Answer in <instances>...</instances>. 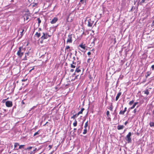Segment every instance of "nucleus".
Here are the masks:
<instances>
[{"instance_id":"obj_17","label":"nucleus","mask_w":154,"mask_h":154,"mask_svg":"<svg viewBox=\"0 0 154 154\" xmlns=\"http://www.w3.org/2000/svg\"><path fill=\"white\" fill-rule=\"evenodd\" d=\"M144 93L145 94H146L147 95L149 94V92L148 91V90L146 89L144 91Z\"/></svg>"},{"instance_id":"obj_13","label":"nucleus","mask_w":154,"mask_h":154,"mask_svg":"<svg viewBox=\"0 0 154 154\" xmlns=\"http://www.w3.org/2000/svg\"><path fill=\"white\" fill-rule=\"evenodd\" d=\"M149 125L151 127H154V122H150Z\"/></svg>"},{"instance_id":"obj_38","label":"nucleus","mask_w":154,"mask_h":154,"mask_svg":"<svg viewBox=\"0 0 154 154\" xmlns=\"http://www.w3.org/2000/svg\"><path fill=\"white\" fill-rule=\"evenodd\" d=\"M70 48V47L69 46H67L65 48V50H67Z\"/></svg>"},{"instance_id":"obj_58","label":"nucleus","mask_w":154,"mask_h":154,"mask_svg":"<svg viewBox=\"0 0 154 154\" xmlns=\"http://www.w3.org/2000/svg\"><path fill=\"white\" fill-rule=\"evenodd\" d=\"M52 153V152H51V153H50V154H51Z\"/></svg>"},{"instance_id":"obj_7","label":"nucleus","mask_w":154,"mask_h":154,"mask_svg":"<svg viewBox=\"0 0 154 154\" xmlns=\"http://www.w3.org/2000/svg\"><path fill=\"white\" fill-rule=\"evenodd\" d=\"M124 128V126L123 125H119L117 126V129L119 130H121L123 129Z\"/></svg>"},{"instance_id":"obj_31","label":"nucleus","mask_w":154,"mask_h":154,"mask_svg":"<svg viewBox=\"0 0 154 154\" xmlns=\"http://www.w3.org/2000/svg\"><path fill=\"white\" fill-rule=\"evenodd\" d=\"M106 115L108 117H109V111H107L106 112Z\"/></svg>"},{"instance_id":"obj_28","label":"nucleus","mask_w":154,"mask_h":154,"mask_svg":"<svg viewBox=\"0 0 154 154\" xmlns=\"http://www.w3.org/2000/svg\"><path fill=\"white\" fill-rule=\"evenodd\" d=\"M37 20L38 21V23L39 24H39L41 22V20H40V19L39 18H38L37 19Z\"/></svg>"},{"instance_id":"obj_52","label":"nucleus","mask_w":154,"mask_h":154,"mask_svg":"<svg viewBox=\"0 0 154 154\" xmlns=\"http://www.w3.org/2000/svg\"><path fill=\"white\" fill-rule=\"evenodd\" d=\"M34 69V68H33L31 70H30L29 71V72H30L31 71V70H32L33 69Z\"/></svg>"},{"instance_id":"obj_1","label":"nucleus","mask_w":154,"mask_h":154,"mask_svg":"<svg viewBox=\"0 0 154 154\" xmlns=\"http://www.w3.org/2000/svg\"><path fill=\"white\" fill-rule=\"evenodd\" d=\"M24 49L22 47H20L19 48V50L17 53V54L18 56L21 58L24 54Z\"/></svg>"},{"instance_id":"obj_23","label":"nucleus","mask_w":154,"mask_h":154,"mask_svg":"<svg viewBox=\"0 0 154 154\" xmlns=\"http://www.w3.org/2000/svg\"><path fill=\"white\" fill-rule=\"evenodd\" d=\"M37 3H34L32 4H31V5H32V7H35L36 6H37Z\"/></svg>"},{"instance_id":"obj_48","label":"nucleus","mask_w":154,"mask_h":154,"mask_svg":"<svg viewBox=\"0 0 154 154\" xmlns=\"http://www.w3.org/2000/svg\"><path fill=\"white\" fill-rule=\"evenodd\" d=\"M22 103L23 104H25V103H24L23 102V101H22Z\"/></svg>"},{"instance_id":"obj_6","label":"nucleus","mask_w":154,"mask_h":154,"mask_svg":"<svg viewBox=\"0 0 154 154\" xmlns=\"http://www.w3.org/2000/svg\"><path fill=\"white\" fill-rule=\"evenodd\" d=\"M57 19L56 17L54 18L51 21V23L52 24H54L57 21Z\"/></svg>"},{"instance_id":"obj_14","label":"nucleus","mask_w":154,"mask_h":154,"mask_svg":"<svg viewBox=\"0 0 154 154\" xmlns=\"http://www.w3.org/2000/svg\"><path fill=\"white\" fill-rule=\"evenodd\" d=\"M86 0H80V2L82 4H85L86 3Z\"/></svg>"},{"instance_id":"obj_27","label":"nucleus","mask_w":154,"mask_h":154,"mask_svg":"<svg viewBox=\"0 0 154 154\" xmlns=\"http://www.w3.org/2000/svg\"><path fill=\"white\" fill-rule=\"evenodd\" d=\"M29 19V17L28 16H25L24 17V19H26V20H28Z\"/></svg>"},{"instance_id":"obj_34","label":"nucleus","mask_w":154,"mask_h":154,"mask_svg":"<svg viewBox=\"0 0 154 154\" xmlns=\"http://www.w3.org/2000/svg\"><path fill=\"white\" fill-rule=\"evenodd\" d=\"M138 111H137V110L136 109H134V110L133 111V112L134 113H136V112H138Z\"/></svg>"},{"instance_id":"obj_49","label":"nucleus","mask_w":154,"mask_h":154,"mask_svg":"<svg viewBox=\"0 0 154 154\" xmlns=\"http://www.w3.org/2000/svg\"><path fill=\"white\" fill-rule=\"evenodd\" d=\"M49 147L50 148H51V146H50V145H49Z\"/></svg>"},{"instance_id":"obj_29","label":"nucleus","mask_w":154,"mask_h":154,"mask_svg":"<svg viewBox=\"0 0 154 154\" xmlns=\"http://www.w3.org/2000/svg\"><path fill=\"white\" fill-rule=\"evenodd\" d=\"M81 71V70L79 69V67L77 68L75 70V72H79Z\"/></svg>"},{"instance_id":"obj_57","label":"nucleus","mask_w":154,"mask_h":154,"mask_svg":"<svg viewBox=\"0 0 154 154\" xmlns=\"http://www.w3.org/2000/svg\"><path fill=\"white\" fill-rule=\"evenodd\" d=\"M80 51H83L82 50H80Z\"/></svg>"},{"instance_id":"obj_5","label":"nucleus","mask_w":154,"mask_h":154,"mask_svg":"<svg viewBox=\"0 0 154 154\" xmlns=\"http://www.w3.org/2000/svg\"><path fill=\"white\" fill-rule=\"evenodd\" d=\"M121 94H122V92H119L117 94V95L116 97V101L118 100L119 99L120 96L121 95Z\"/></svg>"},{"instance_id":"obj_59","label":"nucleus","mask_w":154,"mask_h":154,"mask_svg":"<svg viewBox=\"0 0 154 154\" xmlns=\"http://www.w3.org/2000/svg\"><path fill=\"white\" fill-rule=\"evenodd\" d=\"M83 124V122H82V125Z\"/></svg>"},{"instance_id":"obj_26","label":"nucleus","mask_w":154,"mask_h":154,"mask_svg":"<svg viewBox=\"0 0 154 154\" xmlns=\"http://www.w3.org/2000/svg\"><path fill=\"white\" fill-rule=\"evenodd\" d=\"M19 149H21L22 148H23V146H24V145H20L19 146Z\"/></svg>"},{"instance_id":"obj_53","label":"nucleus","mask_w":154,"mask_h":154,"mask_svg":"<svg viewBox=\"0 0 154 154\" xmlns=\"http://www.w3.org/2000/svg\"><path fill=\"white\" fill-rule=\"evenodd\" d=\"M76 130V128H74V131H75V130Z\"/></svg>"},{"instance_id":"obj_2","label":"nucleus","mask_w":154,"mask_h":154,"mask_svg":"<svg viewBox=\"0 0 154 154\" xmlns=\"http://www.w3.org/2000/svg\"><path fill=\"white\" fill-rule=\"evenodd\" d=\"M131 133L129 132L125 138V139L128 141V143H131Z\"/></svg>"},{"instance_id":"obj_33","label":"nucleus","mask_w":154,"mask_h":154,"mask_svg":"<svg viewBox=\"0 0 154 154\" xmlns=\"http://www.w3.org/2000/svg\"><path fill=\"white\" fill-rule=\"evenodd\" d=\"M71 67L72 68H75V65H73L72 64H71Z\"/></svg>"},{"instance_id":"obj_43","label":"nucleus","mask_w":154,"mask_h":154,"mask_svg":"<svg viewBox=\"0 0 154 154\" xmlns=\"http://www.w3.org/2000/svg\"><path fill=\"white\" fill-rule=\"evenodd\" d=\"M74 71V70L73 69H71L70 70V72H73Z\"/></svg>"},{"instance_id":"obj_45","label":"nucleus","mask_w":154,"mask_h":154,"mask_svg":"<svg viewBox=\"0 0 154 154\" xmlns=\"http://www.w3.org/2000/svg\"><path fill=\"white\" fill-rule=\"evenodd\" d=\"M128 121H126L125 123V125H126L128 124Z\"/></svg>"},{"instance_id":"obj_22","label":"nucleus","mask_w":154,"mask_h":154,"mask_svg":"<svg viewBox=\"0 0 154 154\" xmlns=\"http://www.w3.org/2000/svg\"><path fill=\"white\" fill-rule=\"evenodd\" d=\"M18 146H19V145L18 143H14V147L15 148Z\"/></svg>"},{"instance_id":"obj_35","label":"nucleus","mask_w":154,"mask_h":154,"mask_svg":"<svg viewBox=\"0 0 154 154\" xmlns=\"http://www.w3.org/2000/svg\"><path fill=\"white\" fill-rule=\"evenodd\" d=\"M38 132L39 131H38L37 132H36L35 133V134H34V136H36L38 134H39V133H38Z\"/></svg>"},{"instance_id":"obj_32","label":"nucleus","mask_w":154,"mask_h":154,"mask_svg":"<svg viewBox=\"0 0 154 154\" xmlns=\"http://www.w3.org/2000/svg\"><path fill=\"white\" fill-rule=\"evenodd\" d=\"M24 31V30L23 29L22 30V31L20 32V35H21L20 37H22V36H23V32Z\"/></svg>"},{"instance_id":"obj_39","label":"nucleus","mask_w":154,"mask_h":154,"mask_svg":"<svg viewBox=\"0 0 154 154\" xmlns=\"http://www.w3.org/2000/svg\"><path fill=\"white\" fill-rule=\"evenodd\" d=\"M151 67L152 69V70H154V65H152Z\"/></svg>"},{"instance_id":"obj_50","label":"nucleus","mask_w":154,"mask_h":154,"mask_svg":"<svg viewBox=\"0 0 154 154\" xmlns=\"http://www.w3.org/2000/svg\"><path fill=\"white\" fill-rule=\"evenodd\" d=\"M114 40L115 42H116V38H114Z\"/></svg>"},{"instance_id":"obj_54","label":"nucleus","mask_w":154,"mask_h":154,"mask_svg":"<svg viewBox=\"0 0 154 154\" xmlns=\"http://www.w3.org/2000/svg\"><path fill=\"white\" fill-rule=\"evenodd\" d=\"M36 148H35V149H34V151H35V150H36Z\"/></svg>"},{"instance_id":"obj_8","label":"nucleus","mask_w":154,"mask_h":154,"mask_svg":"<svg viewBox=\"0 0 154 154\" xmlns=\"http://www.w3.org/2000/svg\"><path fill=\"white\" fill-rule=\"evenodd\" d=\"M90 21L88 20V26L91 27L93 23L91 21L90 19Z\"/></svg>"},{"instance_id":"obj_44","label":"nucleus","mask_w":154,"mask_h":154,"mask_svg":"<svg viewBox=\"0 0 154 154\" xmlns=\"http://www.w3.org/2000/svg\"><path fill=\"white\" fill-rule=\"evenodd\" d=\"M72 64L74 65H75L76 64V63L74 62H72Z\"/></svg>"},{"instance_id":"obj_10","label":"nucleus","mask_w":154,"mask_h":154,"mask_svg":"<svg viewBox=\"0 0 154 154\" xmlns=\"http://www.w3.org/2000/svg\"><path fill=\"white\" fill-rule=\"evenodd\" d=\"M138 103V102H135V103H134L132 106L130 108V109H134L136 105H137Z\"/></svg>"},{"instance_id":"obj_16","label":"nucleus","mask_w":154,"mask_h":154,"mask_svg":"<svg viewBox=\"0 0 154 154\" xmlns=\"http://www.w3.org/2000/svg\"><path fill=\"white\" fill-rule=\"evenodd\" d=\"M84 110V108H82L80 111L79 112L77 113L79 115L80 114H82V112Z\"/></svg>"},{"instance_id":"obj_51","label":"nucleus","mask_w":154,"mask_h":154,"mask_svg":"<svg viewBox=\"0 0 154 154\" xmlns=\"http://www.w3.org/2000/svg\"><path fill=\"white\" fill-rule=\"evenodd\" d=\"M90 60V59L89 58L88 60V62Z\"/></svg>"},{"instance_id":"obj_55","label":"nucleus","mask_w":154,"mask_h":154,"mask_svg":"<svg viewBox=\"0 0 154 154\" xmlns=\"http://www.w3.org/2000/svg\"><path fill=\"white\" fill-rule=\"evenodd\" d=\"M28 53V54H26V56L29 55V53Z\"/></svg>"},{"instance_id":"obj_9","label":"nucleus","mask_w":154,"mask_h":154,"mask_svg":"<svg viewBox=\"0 0 154 154\" xmlns=\"http://www.w3.org/2000/svg\"><path fill=\"white\" fill-rule=\"evenodd\" d=\"M79 115L78 113L76 114L75 115H73V116L71 117V119H75V118L77 117V116H79Z\"/></svg>"},{"instance_id":"obj_36","label":"nucleus","mask_w":154,"mask_h":154,"mask_svg":"<svg viewBox=\"0 0 154 154\" xmlns=\"http://www.w3.org/2000/svg\"><path fill=\"white\" fill-rule=\"evenodd\" d=\"M145 0H141L140 4L141 5L142 3L145 2Z\"/></svg>"},{"instance_id":"obj_19","label":"nucleus","mask_w":154,"mask_h":154,"mask_svg":"<svg viewBox=\"0 0 154 154\" xmlns=\"http://www.w3.org/2000/svg\"><path fill=\"white\" fill-rule=\"evenodd\" d=\"M35 35L37 37L39 38L40 36V34L37 32L35 34Z\"/></svg>"},{"instance_id":"obj_25","label":"nucleus","mask_w":154,"mask_h":154,"mask_svg":"<svg viewBox=\"0 0 154 154\" xmlns=\"http://www.w3.org/2000/svg\"><path fill=\"white\" fill-rule=\"evenodd\" d=\"M88 121H87L85 124V125L84 126L85 128H86L88 126Z\"/></svg>"},{"instance_id":"obj_42","label":"nucleus","mask_w":154,"mask_h":154,"mask_svg":"<svg viewBox=\"0 0 154 154\" xmlns=\"http://www.w3.org/2000/svg\"><path fill=\"white\" fill-rule=\"evenodd\" d=\"M87 54L89 55H90L91 54V52L90 51L89 52H88V53H87Z\"/></svg>"},{"instance_id":"obj_15","label":"nucleus","mask_w":154,"mask_h":154,"mask_svg":"<svg viewBox=\"0 0 154 154\" xmlns=\"http://www.w3.org/2000/svg\"><path fill=\"white\" fill-rule=\"evenodd\" d=\"M42 39H45L47 38V35H45V34H43V35H42L41 37Z\"/></svg>"},{"instance_id":"obj_56","label":"nucleus","mask_w":154,"mask_h":154,"mask_svg":"<svg viewBox=\"0 0 154 154\" xmlns=\"http://www.w3.org/2000/svg\"><path fill=\"white\" fill-rule=\"evenodd\" d=\"M64 43H65V40H64Z\"/></svg>"},{"instance_id":"obj_41","label":"nucleus","mask_w":154,"mask_h":154,"mask_svg":"<svg viewBox=\"0 0 154 154\" xmlns=\"http://www.w3.org/2000/svg\"><path fill=\"white\" fill-rule=\"evenodd\" d=\"M78 76H79V75H76V76H75V78L74 80H75V79H78Z\"/></svg>"},{"instance_id":"obj_4","label":"nucleus","mask_w":154,"mask_h":154,"mask_svg":"<svg viewBox=\"0 0 154 154\" xmlns=\"http://www.w3.org/2000/svg\"><path fill=\"white\" fill-rule=\"evenodd\" d=\"M5 104L7 107H11L12 106V103L11 101H7L5 102Z\"/></svg>"},{"instance_id":"obj_47","label":"nucleus","mask_w":154,"mask_h":154,"mask_svg":"<svg viewBox=\"0 0 154 154\" xmlns=\"http://www.w3.org/2000/svg\"><path fill=\"white\" fill-rule=\"evenodd\" d=\"M152 25L154 26V20L152 22Z\"/></svg>"},{"instance_id":"obj_18","label":"nucleus","mask_w":154,"mask_h":154,"mask_svg":"<svg viewBox=\"0 0 154 154\" xmlns=\"http://www.w3.org/2000/svg\"><path fill=\"white\" fill-rule=\"evenodd\" d=\"M125 112L123 110H121L120 111V112H119V114L120 115H124L125 113Z\"/></svg>"},{"instance_id":"obj_30","label":"nucleus","mask_w":154,"mask_h":154,"mask_svg":"<svg viewBox=\"0 0 154 154\" xmlns=\"http://www.w3.org/2000/svg\"><path fill=\"white\" fill-rule=\"evenodd\" d=\"M134 100H132L130 101L129 102V105H131L132 104L134 103Z\"/></svg>"},{"instance_id":"obj_12","label":"nucleus","mask_w":154,"mask_h":154,"mask_svg":"<svg viewBox=\"0 0 154 154\" xmlns=\"http://www.w3.org/2000/svg\"><path fill=\"white\" fill-rule=\"evenodd\" d=\"M77 122L76 120V119H75V120L74 122L73 123V125L74 127L76 126L77 125Z\"/></svg>"},{"instance_id":"obj_11","label":"nucleus","mask_w":154,"mask_h":154,"mask_svg":"<svg viewBox=\"0 0 154 154\" xmlns=\"http://www.w3.org/2000/svg\"><path fill=\"white\" fill-rule=\"evenodd\" d=\"M79 46L81 48L85 49V45H82L81 44L79 45Z\"/></svg>"},{"instance_id":"obj_20","label":"nucleus","mask_w":154,"mask_h":154,"mask_svg":"<svg viewBox=\"0 0 154 154\" xmlns=\"http://www.w3.org/2000/svg\"><path fill=\"white\" fill-rule=\"evenodd\" d=\"M113 108V106L111 104L110 106L109 107V109L111 111H112Z\"/></svg>"},{"instance_id":"obj_37","label":"nucleus","mask_w":154,"mask_h":154,"mask_svg":"<svg viewBox=\"0 0 154 154\" xmlns=\"http://www.w3.org/2000/svg\"><path fill=\"white\" fill-rule=\"evenodd\" d=\"M28 54V53H26L25 54V57L24 58V59H23V60H27V58H26V54Z\"/></svg>"},{"instance_id":"obj_3","label":"nucleus","mask_w":154,"mask_h":154,"mask_svg":"<svg viewBox=\"0 0 154 154\" xmlns=\"http://www.w3.org/2000/svg\"><path fill=\"white\" fill-rule=\"evenodd\" d=\"M72 34H70L68 35V38L66 41V43H72Z\"/></svg>"},{"instance_id":"obj_61","label":"nucleus","mask_w":154,"mask_h":154,"mask_svg":"<svg viewBox=\"0 0 154 154\" xmlns=\"http://www.w3.org/2000/svg\"><path fill=\"white\" fill-rule=\"evenodd\" d=\"M48 123V122H47L46 123V124H47Z\"/></svg>"},{"instance_id":"obj_24","label":"nucleus","mask_w":154,"mask_h":154,"mask_svg":"<svg viewBox=\"0 0 154 154\" xmlns=\"http://www.w3.org/2000/svg\"><path fill=\"white\" fill-rule=\"evenodd\" d=\"M151 72H147V75H145L146 78H147V77L149 76Z\"/></svg>"},{"instance_id":"obj_60","label":"nucleus","mask_w":154,"mask_h":154,"mask_svg":"<svg viewBox=\"0 0 154 154\" xmlns=\"http://www.w3.org/2000/svg\"><path fill=\"white\" fill-rule=\"evenodd\" d=\"M19 32V30H18V33Z\"/></svg>"},{"instance_id":"obj_46","label":"nucleus","mask_w":154,"mask_h":154,"mask_svg":"<svg viewBox=\"0 0 154 154\" xmlns=\"http://www.w3.org/2000/svg\"><path fill=\"white\" fill-rule=\"evenodd\" d=\"M127 108L126 107H125V109H124V110L125 112L127 110Z\"/></svg>"},{"instance_id":"obj_21","label":"nucleus","mask_w":154,"mask_h":154,"mask_svg":"<svg viewBox=\"0 0 154 154\" xmlns=\"http://www.w3.org/2000/svg\"><path fill=\"white\" fill-rule=\"evenodd\" d=\"M85 129L84 130L83 134H85L87 132V130L86 128H85Z\"/></svg>"},{"instance_id":"obj_40","label":"nucleus","mask_w":154,"mask_h":154,"mask_svg":"<svg viewBox=\"0 0 154 154\" xmlns=\"http://www.w3.org/2000/svg\"><path fill=\"white\" fill-rule=\"evenodd\" d=\"M32 147H31V146H30V147H29L27 148L26 149H28V150H30V149H32Z\"/></svg>"}]
</instances>
